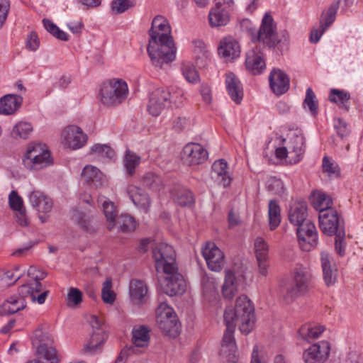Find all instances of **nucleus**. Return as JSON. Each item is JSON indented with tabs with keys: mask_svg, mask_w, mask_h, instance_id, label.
Returning <instances> with one entry per match:
<instances>
[{
	"mask_svg": "<svg viewBox=\"0 0 363 363\" xmlns=\"http://www.w3.org/2000/svg\"><path fill=\"white\" fill-rule=\"evenodd\" d=\"M149 35L147 50L152 65L162 68L172 62L176 59L177 48L167 18L162 16L155 17Z\"/></svg>",
	"mask_w": 363,
	"mask_h": 363,
	"instance_id": "1",
	"label": "nucleus"
},
{
	"mask_svg": "<svg viewBox=\"0 0 363 363\" xmlns=\"http://www.w3.org/2000/svg\"><path fill=\"white\" fill-rule=\"evenodd\" d=\"M255 307L246 296H239L234 308H227L224 313V321H228L239 326L242 334H249L255 324Z\"/></svg>",
	"mask_w": 363,
	"mask_h": 363,
	"instance_id": "2",
	"label": "nucleus"
},
{
	"mask_svg": "<svg viewBox=\"0 0 363 363\" xmlns=\"http://www.w3.org/2000/svg\"><path fill=\"white\" fill-rule=\"evenodd\" d=\"M53 158L45 144L29 143L22 156V164L28 171L38 172L53 164Z\"/></svg>",
	"mask_w": 363,
	"mask_h": 363,
	"instance_id": "3",
	"label": "nucleus"
},
{
	"mask_svg": "<svg viewBox=\"0 0 363 363\" xmlns=\"http://www.w3.org/2000/svg\"><path fill=\"white\" fill-rule=\"evenodd\" d=\"M128 94L127 83L123 79H112L104 83L100 89L101 102L106 106L121 104Z\"/></svg>",
	"mask_w": 363,
	"mask_h": 363,
	"instance_id": "4",
	"label": "nucleus"
},
{
	"mask_svg": "<svg viewBox=\"0 0 363 363\" xmlns=\"http://www.w3.org/2000/svg\"><path fill=\"white\" fill-rule=\"evenodd\" d=\"M308 281L305 272L301 269H296L292 281L280 288L279 295L281 301L289 304L305 294L308 289Z\"/></svg>",
	"mask_w": 363,
	"mask_h": 363,
	"instance_id": "5",
	"label": "nucleus"
},
{
	"mask_svg": "<svg viewBox=\"0 0 363 363\" xmlns=\"http://www.w3.org/2000/svg\"><path fill=\"white\" fill-rule=\"evenodd\" d=\"M156 321L162 332L172 337H177L180 330V323L173 308L164 301H160L156 309Z\"/></svg>",
	"mask_w": 363,
	"mask_h": 363,
	"instance_id": "6",
	"label": "nucleus"
},
{
	"mask_svg": "<svg viewBox=\"0 0 363 363\" xmlns=\"http://www.w3.org/2000/svg\"><path fill=\"white\" fill-rule=\"evenodd\" d=\"M152 257L157 272H169L177 269L176 255L173 247L164 242H160L152 249Z\"/></svg>",
	"mask_w": 363,
	"mask_h": 363,
	"instance_id": "7",
	"label": "nucleus"
},
{
	"mask_svg": "<svg viewBox=\"0 0 363 363\" xmlns=\"http://www.w3.org/2000/svg\"><path fill=\"white\" fill-rule=\"evenodd\" d=\"M251 39L253 43H262L269 48H274L279 43L276 25L272 16L265 13L259 30L251 32Z\"/></svg>",
	"mask_w": 363,
	"mask_h": 363,
	"instance_id": "8",
	"label": "nucleus"
},
{
	"mask_svg": "<svg viewBox=\"0 0 363 363\" xmlns=\"http://www.w3.org/2000/svg\"><path fill=\"white\" fill-rule=\"evenodd\" d=\"M319 226L324 234L339 238L345 237L343 220L335 209L323 211L319 213Z\"/></svg>",
	"mask_w": 363,
	"mask_h": 363,
	"instance_id": "9",
	"label": "nucleus"
},
{
	"mask_svg": "<svg viewBox=\"0 0 363 363\" xmlns=\"http://www.w3.org/2000/svg\"><path fill=\"white\" fill-rule=\"evenodd\" d=\"M284 141L288 146L289 152L290 163L296 164L299 162L306 151L305 138L299 130L289 131L287 138Z\"/></svg>",
	"mask_w": 363,
	"mask_h": 363,
	"instance_id": "10",
	"label": "nucleus"
},
{
	"mask_svg": "<svg viewBox=\"0 0 363 363\" xmlns=\"http://www.w3.org/2000/svg\"><path fill=\"white\" fill-rule=\"evenodd\" d=\"M296 234L303 250L310 251L318 243L316 228L311 220L297 226Z\"/></svg>",
	"mask_w": 363,
	"mask_h": 363,
	"instance_id": "11",
	"label": "nucleus"
},
{
	"mask_svg": "<svg viewBox=\"0 0 363 363\" xmlns=\"http://www.w3.org/2000/svg\"><path fill=\"white\" fill-rule=\"evenodd\" d=\"M330 345L323 340L313 344L303 354L305 363H325L329 358Z\"/></svg>",
	"mask_w": 363,
	"mask_h": 363,
	"instance_id": "12",
	"label": "nucleus"
},
{
	"mask_svg": "<svg viewBox=\"0 0 363 363\" xmlns=\"http://www.w3.org/2000/svg\"><path fill=\"white\" fill-rule=\"evenodd\" d=\"M169 89H157L150 95L147 111L152 116H160L164 108L169 106Z\"/></svg>",
	"mask_w": 363,
	"mask_h": 363,
	"instance_id": "13",
	"label": "nucleus"
},
{
	"mask_svg": "<svg viewBox=\"0 0 363 363\" xmlns=\"http://www.w3.org/2000/svg\"><path fill=\"white\" fill-rule=\"evenodd\" d=\"M226 330L224 333L220 353L225 357L228 363H235L238 360L236 352V344L234 337L235 325L228 321H225Z\"/></svg>",
	"mask_w": 363,
	"mask_h": 363,
	"instance_id": "14",
	"label": "nucleus"
},
{
	"mask_svg": "<svg viewBox=\"0 0 363 363\" xmlns=\"http://www.w3.org/2000/svg\"><path fill=\"white\" fill-rule=\"evenodd\" d=\"M202 255L204 257L208 269L213 272H220L225 264L223 252L214 242H208L202 248Z\"/></svg>",
	"mask_w": 363,
	"mask_h": 363,
	"instance_id": "15",
	"label": "nucleus"
},
{
	"mask_svg": "<svg viewBox=\"0 0 363 363\" xmlns=\"http://www.w3.org/2000/svg\"><path fill=\"white\" fill-rule=\"evenodd\" d=\"M164 273L166 274L163 286L164 294L169 296L183 294L186 291V284L183 276L178 272V269Z\"/></svg>",
	"mask_w": 363,
	"mask_h": 363,
	"instance_id": "16",
	"label": "nucleus"
},
{
	"mask_svg": "<svg viewBox=\"0 0 363 363\" xmlns=\"http://www.w3.org/2000/svg\"><path fill=\"white\" fill-rule=\"evenodd\" d=\"M62 142L69 148L82 147L87 141V135L77 125H68L62 131Z\"/></svg>",
	"mask_w": 363,
	"mask_h": 363,
	"instance_id": "17",
	"label": "nucleus"
},
{
	"mask_svg": "<svg viewBox=\"0 0 363 363\" xmlns=\"http://www.w3.org/2000/svg\"><path fill=\"white\" fill-rule=\"evenodd\" d=\"M207 150L199 143H188L182 151V158L189 165L203 163L208 159Z\"/></svg>",
	"mask_w": 363,
	"mask_h": 363,
	"instance_id": "18",
	"label": "nucleus"
},
{
	"mask_svg": "<svg viewBox=\"0 0 363 363\" xmlns=\"http://www.w3.org/2000/svg\"><path fill=\"white\" fill-rule=\"evenodd\" d=\"M218 52L225 61H231L240 56V47L233 38L226 37L220 40Z\"/></svg>",
	"mask_w": 363,
	"mask_h": 363,
	"instance_id": "19",
	"label": "nucleus"
},
{
	"mask_svg": "<svg viewBox=\"0 0 363 363\" xmlns=\"http://www.w3.org/2000/svg\"><path fill=\"white\" fill-rule=\"evenodd\" d=\"M245 65L253 74H259L265 69V61L259 48L255 47L247 52Z\"/></svg>",
	"mask_w": 363,
	"mask_h": 363,
	"instance_id": "20",
	"label": "nucleus"
},
{
	"mask_svg": "<svg viewBox=\"0 0 363 363\" xmlns=\"http://www.w3.org/2000/svg\"><path fill=\"white\" fill-rule=\"evenodd\" d=\"M288 217L289 222L296 227L308 220L306 202L301 200L292 202L289 207Z\"/></svg>",
	"mask_w": 363,
	"mask_h": 363,
	"instance_id": "21",
	"label": "nucleus"
},
{
	"mask_svg": "<svg viewBox=\"0 0 363 363\" xmlns=\"http://www.w3.org/2000/svg\"><path fill=\"white\" fill-rule=\"evenodd\" d=\"M269 81L272 90L277 95L283 94L289 89V79L288 76L280 69H274L272 70L269 77Z\"/></svg>",
	"mask_w": 363,
	"mask_h": 363,
	"instance_id": "22",
	"label": "nucleus"
},
{
	"mask_svg": "<svg viewBox=\"0 0 363 363\" xmlns=\"http://www.w3.org/2000/svg\"><path fill=\"white\" fill-rule=\"evenodd\" d=\"M227 169L228 163L223 159L215 161L212 165L211 178L225 188L230 184L232 180Z\"/></svg>",
	"mask_w": 363,
	"mask_h": 363,
	"instance_id": "23",
	"label": "nucleus"
},
{
	"mask_svg": "<svg viewBox=\"0 0 363 363\" xmlns=\"http://www.w3.org/2000/svg\"><path fill=\"white\" fill-rule=\"evenodd\" d=\"M216 4L209 13V23L212 27L225 26L230 20L229 11L221 0H215Z\"/></svg>",
	"mask_w": 363,
	"mask_h": 363,
	"instance_id": "24",
	"label": "nucleus"
},
{
	"mask_svg": "<svg viewBox=\"0 0 363 363\" xmlns=\"http://www.w3.org/2000/svg\"><path fill=\"white\" fill-rule=\"evenodd\" d=\"M29 202L39 213H48L52 208L50 198L39 190H33L28 195Z\"/></svg>",
	"mask_w": 363,
	"mask_h": 363,
	"instance_id": "25",
	"label": "nucleus"
},
{
	"mask_svg": "<svg viewBox=\"0 0 363 363\" xmlns=\"http://www.w3.org/2000/svg\"><path fill=\"white\" fill-rule=\"evenodd\" d=\"M225 86L230 99L240 104L243 98V89L239 79L233 72L225 74Z\"/></svg>",
	"mask_w": 363,
	"mask_h": 363,
	"instance_id": "26",
	"label": "nucleus"
},
{
	"mask_svg": "<svg viewBox=\"0 0 363 363\" xmlns=\"http://www.w3.org/2000/svg\"><path fill=\"white\" fill-rule=\"evenodd\" d=\"M107 339L105 330H94L84 344L81 352L84 354H93L100 350L101 345Z\"/></svg>",
	"mask_w": 363,
	"mask_h": 363,
	"instance_id": "27",
	"label": "nucleus"
},
{
	"mask_svg": "<svg viewBox=\"0 0 363 363\" xmlns=\"http://www.w3.org/2000/svg\"><path fill=\"white\" fill-rule=\"evenodd\" d=\"M82 177L85 182L94 188H100L106 183V177L96 167L86 165L82 171Z\"/></svg>",
	"mask_w": 363,
	"mask_h": 363,
	"instance_id": "28",
	"label": "nucleus"
},
{
	"mask_svg": "<svg viewBox=\"0 0 363 363\" xmlns=\"http://www.w3.org/2000/svg\"><path fill=\"white\" fill-rule=\"evenodd\" d=\"M23 98L16 94H6L0 99V114H13L21 106Z\"/></svg>",
	"mask_w": 363,
	"mask_h": 363,
	"instance_id": "29",
	"label": "nucleus"
},
{
	"mask_svg": "<svg viewBox=\"0 0 363 363\" xmlns=\"http://www.w3.org/2000/svg\"><path fill=\"white\" fill-rule=\"evenodd\" d=\"M320 262L325 283L328 286L333 285L337 280V271L335 264H332L329 255L325 252L321 253Z\"/></svg>",
	"mask_w": 363,
	"mask_h": 363,
	"instance_id": "30",
	"label": "nucleus"
},
{
	"mask_svg": "<svg viewBox=\"0 0 363 363\" xmlns=\"http://www.w3.org/2000/svg\"><path fill=\"white\" fill-rule=\"evenodd\" d=\"M97 201L106 218L107 228L111 230L116 227L115 219L118 217L116 207L113 202L104 196H99Z\"/></svg>",
	"mask_w": 363,
	"mask_h": 363,
	"instance_id": "31",
	"label": "nucleus"
},
{
	"mask_svg": "<svg viewBox=\"0 0 363 363\" xmlns=\"http://www.w3.org/2000/svg\"><path fill=\"white\" fill-rule=\"evenodd\" d=\"M127 194L135 206L147 211L150 206V200L144 190L136 186L130 185L127 188Z\"/></svg>",
	"mask_w": 363,
	"mask_h": 363,
	"instance_id": "32",
	"label": "nucleus"
},
{
	"mask_svg": "<svg viewBox=\"0 0 363 363\" xmlns=\"http://www.w3.org/2000/svg\"><path fill=\"white\" fill-rule=\"evenodd\" d=\"M147 291L146 284L141 280L133 279L130 283V297L135 304H140L145 301Z\"/></svg>",
	"mask_w": 363,
	"mask_h": 363,
	"instance_id": "33",
	"label": "nucleus"
},
{
	"mask_svg": "<svg viewBox=\"0 0 363 363\" xmlns=\"http://www.w3.org/2000/svg\"><path fill=\"white\" fill-rule=\"evenodd\" d=\"M26 306L23 298L13 295L4 301L1 306V313L3 315H10L17 313L23 309Z\"/></svg>",
	"mask_w": 363,
	"mask_h": 363,
	"instance_id": "34",
	"label": "nucleus"
},
{
	"mask_svg": "<svg viewBox=\"0 0 363 363\" xmlns=\"http://www.w3.org/2000/svg\"><path fill=\"white\" fill-rule=\"evenodd\" d=\"M38 358L27 363H60V356L55 347L43 348L40 347L36 351Z\"/></svg>",
	"mask_w": 363,
	"mask_h": 363,
	"instance_id": "35",
	"label": "nucleus"
},
{
	"mask_svg": "<svg viewBox=\"0 0 363 363\" xmlns=\"http://www.w3.org/2000/svg\"><path fill=\"white\" fill-rule=\"evenodd\" d=\"M150 330L145 325H136L132 330L133 344L138 347H147L150 342Z\"/></svg>",
	"mask_w": 363,
	"mask_h": 363,
	"instance_id": "36",
	"label": "nucleus"
},
{
	"mask_svg": "<svg viewBox=\"0 0 363 363\" xmlns=\"http://www.w3.org/2000/svg\"><path fill=\"white\" fill-rule=\"evenodd\" d=\"M53 342L52 336L48 333L44 332L41 328H38L34 331L32 337V343L36 348V351L39 350L40 347L43 348L55 347Z\"/></svg>",
	"mask_w": 363,
	"mask_h": 363,
	"instance_id": "37",
	"label": "nucleus"
},
{
	"mask_svg": "<svg viewBox=\"0 0 363 363\" xmlns=\"http://www.w3.org/2000/svg\"><path fill=\"white\" fill-rule=\"evenodd\" d=\"M53 342L52 336L48 333L44 332L41 328H38L34 331L32 337V343L36 348V351L39 350L40 347L43 348L55 347Z\"/></svg>",
	"mask_w": 363,
	"mask_h": 363,
	"instance_id": "38",
	"label": "nucleus"
},
{
	"mask_svg": "<svg viewBox=\"0 0 363 363\" xmlns=\"http://www.w3.org/2000/svg\"><path fill=\"white\" fill-rule=\"evenodd\" d=\"M311 203L313 207L322 213L323 211L333 210L332 199L326 194L321 191H314L311 196Z\"/></svg>",
	"mask_w": 363,
	"mask_h": 363,
	"instance_id": "39",
	"label": "nucleus"
},
{
	"mask_svg": "<svg viewBox=\"0 0 363 363\" xmlns=\"http://www.w3.org/2000/svg\"><path fill=\"white\" fill-rule=\"evenodd\" d=\"M238 291V284L235 274L230 270L225 271V281L222 293L225 298L231 299Z\"/></svg>",
	"mask_w": 363,
	"mask_h": 363,
	"instance_id": "40",
	"label": "nucleus"
},
{
	"mask_svg": "<svg viewBox=\"0 0 363 363\" xmlns=\"http://www.w3.org/2000/svg\"><path fill=\"white\" fill-rule=\"evenodd\" d=\"M269 225L271 230H275L281 220V208L275 200H270L268 205Z\"/></svg>",
	"mask_w": 363,
	"mask_h": 363,
	"instance_id": "41",
	"label": "nucleus"
},
{
	"mask_svg": "<svg viewBox=\"0 0 363 363\" xmlns=\"http://www.w3.org/2000/svg\"><path fill=\"white\" fill-rule=\"evenodd\" d=\"M325 330L323 325H303L299 330V336L301 339L311 342L320 337Z\"/></svg>",
	"mask_w": 363,
	"mask_h": 363,
	"instance_id": "42",
	"label": "nucleus"
},
{
	"mask_svg": "<svg viewBox=\"0 0 363 363\" xmlns=\"http://www.w3.org/2000/svg\"><path fill=\"white\" fill-rule=\"evenodd\" d=\"M339 9V2H332L328 8L322 12L320 24L323 29H328L335 21L336 14Z\"/></svg>",
	"mask_w": 363,
	"mask_h": 363,
	"instance_id": "43",
	"label": "nucleus"
},
{
	"mask_svg": "<svg viewBox=\"0 0 363 363\" xmlns=\"http://www.w3.org/2000/svg\"><path fill=\"white\" fill-rule=\"evenodd\" d=\"M33 130L31 123L20 121L13 128L11 135L14 138L26 140L31 135Z\"/></svg>",
	"mask_w": 363,
	"mask_h": 363,
	"instance_id": "44",
	"label": "nucleus"
},
{
	"mask_svg": "<svg viewBox=\"0 0 363 363\" xmlns=\"http://www.w3.org/2000/svg\"><path fill=\"white\" fill-rule=\"evenodd\" d=\"M141 182L143 186L153 191H160L163 186L161 177L153 172H147L144 174Z\"/></svg>",
	"mask_w": 363,
	"mask_h": 363,
	"instance_id": "45",
	"label": "nucleus"
},
{
	"mask_svg": "<svg viewBox=\"0 0 363 363\" xmlns=\"http://www.w3.org/2000/svg\"><path fill=\"white\" fill-rule=\"evenodd\" d=\"M176 202L182 206H191L194 203V196L191 191L186 189H179L172 192Z\"/></svg>",
	"mask_w": 363,
	"mask_h": 363,
	"instance_id": "46",
	"label": "nucleus"
},
{
	"mask_svg": "<svg viewBox=\"0 0 363 363\" xmlns=\"http://www.w3.org/2000/svg\"><path fill=\"white\" fill-rule=\"evenodd\" d=\"M116 226L118 227L123 232H128L135 230L136 221L133 217L121 214L115 219Z\"/></svg>",
	"mask_w": 363,
	"mask_h": 363,
	"instance_id": "47",
	"label": "nucleus"
},
{
	"mask_svg": "<svg viewBox=\"0 0 363 363\" xmlns=\"http://www.w3.org/2000/svg\"><path fill=\"white\" fill-rule=\"evenodd\" d=\"M141 158L135 153L127 150L125 158L124 165L129 175L132 176L135 173V168L140 164Z\"/></svg>",
	"mask_w": 363,
	"mask_h": 363,
	"instance_id": "48",
	"label": "nucleus"
},
{
	"mask_svg": "<svg viewBox=\"0 0 363 363\" xmlns=\"http://www.w3.org/2000/svg\"><path fill=\"white\" fill-rule=\"evenodd\" d=\"M135 0H113L111 4V12L113 14H121L133 8Z\"/></svg>",
	"mask_w": 363,
	"mask_h": 363,
	"instance_id": "49",
	"label": "nucleus"
},
{
	"mask_svg": "<svg viewBox=\"0 0 363 363\" xmlns=\"http://www.w3.org/2000/svg\"><path fill=\"white\" fill-rule=\"evenodd\" d=\"M116 295L112 290V279L107 278L103 283L101 289V298L105 303L113 304L116 301Z\"/></svg>",
	"mask_w": 363,
	"mask_h": 363,
	"instance_id": "50",
	"label": "nucleus"
},
{
	"mask_svg": "<svg viewBox=\"0 0 363 363\" xmlns=\"http://www.w3.org/2000/svg\"><path fill=\"white\" fill-rule=\"evenodd\" d=\"M43 22L45 29L54 37L64 41L69 40L68 34L60 30L52 21L43 19Z\"/></svg>",
	"mask_w": 363,
	"mask_h": 363,
	"instance_id": "51",
	"label": "nucleus"
},
{
	"mask_svg": "<svg viewBox=\"0 0 363 363\" xmlns=\"http://www.w3.org/2000/svg\"><path fill=\"white\" fill-rule=\"evenodd\" d=\"M42 289V284L38 281H30L28 284H23L18 288L19 296L25 299L26 297L31 298L34 291H38Z\"/></svg>",
	"mask_w": 363,
	"mask_h": 363,
	"instance_id": "52",
	"label": "nucleus"
},
{
	"mask_svg": "<svg viewBox=\"0 0 363 363\" xmlns=\"http://www.w3.org/2000/svg\"><path fill=\"white\" fill-rule=\"evenodd\" d=\"M254 245L257 260L267 259L269 246L266 241L258 237L255 239Z\"/></svg>",
	"mask_w": 363,
	"mask_h": 363,
	"instance_id": "53",
	"label": "nucleus"
},
{
	"mask_svg": "<svg viewBox=\"0 0 363 363\" xmlns=\"http://www.w3.org/2000/svg\"><path fill=\"white\" fill-rule=\"evenodd\" d=\"M323 169L329 177H337L340 171L338 164L332 159L325 156L323 159Z\"/></svg>",
	"mask_w": 363,
	"mask_h": 363,
	"instance_id": "54",
	"label": "nucleus"
},
{
	"mask_svg": "<svg viewBox=\"0 0 363 363\" xmlns=\"http://www.w3.org/2000/svg\"><path fill=\"white\" fill-rule=\"evenodd\" d=\"M91 153L109 160H112L115 157L114 150L107 145L95 144L91 148Z\"/></svg>",
	"mask_w": 363,
	"mask_h": 363,
	"instance_id": "55",
	"label": "nucleus"
},
{
	"mask_svg": "<svg viewBox=\"0 0 363 363\" xmlns=\"http://www.w3.org/2000/svg\"><path fill=\"white\" fill-rule=\"evenodd\" d=\"M182 74L189 83H197L199 81V75L194 66L190 63L184 64Z\"/></svg>",
	"mask_w": 363,
	"mask_h": 363,
	"instance_id": "56",
	"label": "nucleus"
},
{
	"mask_svg": "<svg viewBox=\"0 0 363 363\" xmlns=\"http://www.w3.org/2000/svg\"><path fill=\"white\" fill-rule=\"evenodd\" d=\"M267 188L273 194L279 196L284 195L286 191L283 182L276 177H272L268 179Z\"/></svg>",
	"mask_w": 363,
	"mask_h": 363,
	"instance_id": "57",
	"label": "nucleus"
},
{
	"mask_svg": "<svg viewBox=\"0 0 363 363\" xmlns=\"http://www.w3.org/2000/svg\"><path fill=\"white\" fill-rule=\"evenodd\" d=\"M82 301V292L77 288L71 287L67 293V303L69 306H76Z\"/></svg>",
	"mask_w": 363,
	"mask_h": 363,
	"instance_id": "58",
	"label": "nucleus"
},
{
	"mask_svg": "<svg viewBox=\"0 0 363 363\" xmlns=\"http://www.w3.org/2000/svg\"><path fill=\"white\" fill-rule=\"evenodd\" d=\"M304 104L306 105L313 115H316L318 113V101L316 100L315 95L311 88L306 89V98Z\"/></svg>",
	"mask_w": 363,
	"mask_h": 363,
	"instance_id": "59",
	"label": "nucleus"
},
{
	"mask_svg": "<svg viewBox=\"0 0 363 363\" xmlns=\"http://www.w3.org/2000/svg\"><path fill=\"white\" fill-rule=\"evenodd\" d=\"M9 205L14 211H21L25 208L22 197L15 190H12L9 195Z\"/></svg>",
	"mask_w": 363,
	"mask_h": 363,
	"instance_id": "60",
	"label": "nucleus"
},
{
	"mask_svg": "<svg viewBox=\"0 0 363 363\" xmlns=\"http://www.w3.org/2000/svg\"><path fill=\"white\" fill-rule=\"evenodd\" d=\"M202 288L206 296H214L216 294V282L213 278L205 277L202 280Z\"/></svg>",
	"mask_w": 363,
	"mask_h": 363,
	"instance_id": "61",
	"label": "nucleus"
},
{
	"mask_svg": "<svg viewBox=\"0 0 363 363\" xmlns=\"http://www.w3.org/2000/svg\"><path fill=\"white\" fill-rule=\"evenodd\" d=\"M350 96V94L344 91L338 89H332L329 96V99L332 102H341L344 104L349 101Z\"/></svg>",
	"mask_w": 363,
	"mask_h": 363,
	"instance_id": "62",
	"label": "nucleus"
},
{
	"mask_svg": "<svg viewBox=\"0 0 363 363\" xmlns=\"http://www.w3.org/2000/svg\"><path fill=\"white\" fill-rule=\"evenodd\" d=\"M73 217L82 228H83L85 230H89L91 220L87 215L83 212L76 211L74 213Z\"/></svg>",
	"mask_w": 363,
	"mask_h": 363,
	"instance_id": "63",
	"label": "nucleus"
},
{
	"mask_svg": "<svg viewBox=\"0 0 363 363\" xmlns=\"http://www.w3.org/2000/svg\"><path fill=\"white\" fill-rule=\"evenodd\" d=\"M184 92L180 89L170 91L169 106L172 104L175 106H180L184 101Z\"/></svg>",
	"mask_w": 363,
	"mask_h": 363,
	"instance_id": "64",
	"label": "nucleus"
}]
</instances>
